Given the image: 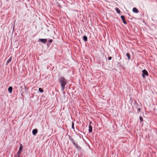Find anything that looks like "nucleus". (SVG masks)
<instances>
[{
	"instance_id": "1",
	"label": "nucleus",
	"mask_w": 157,
	"mask_h": 157,
	"mask_svg": "<svg viewBox=\"0 0 157 157\" xmlns=\"http://www.w3.org/2000/svg\"><path fill=\"white\" fill-rule=\"evenodd\" d=\"M59 81L61 85V89L62 90H64L67 83L66 80L63 77H61L60 78Z\"/></svg>"
},
{
	"instance_id": "2",
	"label": "nucleus",
	"mask_w": 157,
	"mask_h": 157,
	"mask_svg": "<svg viewBox=\"0 0 157 157\" xmlns=\"http://www.w3.org/2000/svg\"><path fill=\"white\" fill-rule=\"evenodd\" d=\"M142 71L143 72L142 76L144 78L145 77V75H146L147 76H148V73L146 70L144 69Z\"/></svg>"
},
{
	"instance_id": "3",
	"label": "nucleus",
	"mask_w": 157,
	"mask_h": 157,
	"mask_svg": "<svg viewBox=\"0 0 157 157\" xmlns=\"http://www.w3.org/2000/svg\"><path fill=\"white\" fill-rule=\"evenodd\" d=\"M72 142L74 144V145L78 149H80V147L78 146L77 144L76 143L74 140L72 141Z\"/></svg>"
},
{
	"instance_id": "4",
	"label": "nucleus",
	"mask_w": 157,
	"mask_h": 157,
	"mask_svg": "<svg viewBox=\"0 0 157 157\" xmlns=\"http://www.w3.org/2000/svg\"><path fill=\"white\" fill-rule=\"evenodd\" d=\"M91 122H90V125L89 127V131L90 132H91L92 131V126L91 125Z\"/></svg>"
},
{
	"instance_id": "5",
	"label": "nucleus",
	"mask_w": 157,
	"mask_h": 157,
	"mask_svg": "<svg viewBox=\"0 0 157 157\" xmlns=\"http://www.w3.org/2000/svg\"><path fill=\"white\" fill-rule=\"evenodd\" d=\"M22 145L21 144H20V147L19 148V150L17 153H18V154H20L21 153V151L22 150Z\"/></svg>"
},
{
	"instance_id": "6",
	"label": "nucleus",
	"mask_w": 157,
	"mask_h": 157,
	"mask_svg": "<svg viewBox=\"0 0 157 157\" xmlns=\"http://www.w3.org/2000/svg\"><path fill=\"white\" fill-rule=\"evenodd\" d=\"M38 132V130L37 129H34L32 131V133L34 135H35Z\"/></svg>"
},
{
	"instance_id": "7",
	"label": "nucleus",
	"mask_w": 157,
	"mask_h": 157,
	"mask_svg": "<svg viewBox=\"0 0 157 157\" xmlns=\"http://www.w3.org/2000/svg\"><path fill=\"white\" fill-rule=\"evenodd\" d=\"M132 11L133 12L137 13L139 12V11L137 9L136 7H134L132 10Z\"/></svg>"
},
{
	"instance_id": "8",
	"label": "nucleus",
	"mask_w": 157,
	"mask_h": 157,
	"mask_svg": "<svg viewBox=\"0 0 157 157\" xmlns=\"http://www.w3.org/2000/svg\"><path fill=\"white\" fill-rule=\"evenodd\" d=\"M39 40L42 43H45L47 41V40L46 39H40Z\"/></svg>"
},
{
	"instance_id": "9",
	"label": "nucleus",
	"mask_w": 157,
	"mask_h": 157,
	"mask_svg": "<svg viewBox=\"0 0 157 157\" xmlns=\"http://www.w3.org/2000/svg\"><path fill=\"white\" fill-rule=\"evenodd\" d=\"M12 59V56H11L10 57L9 59L7 60L6 63V64L8 65L9 63L11 61Z\"/></svg>"
},
{
	"instance_id": "10",
	"label": "nucleus",
	"mask_w": 157,
	"mask_h": 157,
	"mask_svg": "<svg viewBox=\"0 0 157 157\" xmlns=\"http://www.w3.org/2000/svg\"><path fill=\"white\" fill-rule=\"evenodd\" d=\"M12 90L13 88L11 86L9 87L8 88V90L10 93H11L12 92Z\"/></svg>"
},
{
	"instance_id": "11",
	"label": "nucleus",
	"mask_w": 157,
	"mask_h": 157,
	"mask_svg": "<svg viewBox=\"0 0 157 157\" xmlns=\"http://www.w3.org/2000/svg\"><path fill=\"white\" fill-rule=\"evenodd\" d=\"M83 40L85 42L87 40V36H84L83 37Z\"/></svg>"
},
{
	"instance_id": "12",
	"label": "nucleus",
	"mask_w": 157,
	"mask_h": 157,
	"mask_svg": "<svg viewBox=\"0 0 157 157\" xmlns=\"http://www.w3.org/2000/svg\"><path fill=\"white\" fill-rule=\"evenodd\" d=\"M115 10L118 13H120V10H119V9L118 8H116Z\"/></svg>"
},
{
	"instance_id": "13",
	"label": "nucleus",
	"mask_w": 157,
	"mask_h": 157,
	"mask_svg": "<svg viewBox=\"0 0 157 157\" xmlns=\"http://www.w3.org/2000/svg\"><path fill=\"white\" fill-rule=\"evenodd\" d=\"M126 56H127L128 58V59L129 60L130 59V54L127 53H126Z\"/></svg>"
},
{
	"instance_id": "14",
	"label": "nucleus",
	"mask_w": 157,
	"mask_h": 157,
	"mask_svg": "<svg viewBox=\"0 0 157 157\" xmlns=\"http://www.w3.org/2000/svg\"><path fill=\"white\" fill-rule=\"evenodd\" d=\"M39 91L41 92V93H42L44 91V90H43L41 88H39Z\"/></svg>"
},
{
	"instance_id": "15",
	"label": "nucleus",
	"mask_w": 157,
	"mask_h": 157,
	"mask_svg": "<svg viewBox=\"0 0 157 157\" xmlns=\"http://www.w3.org/2000/svg\"><path fill=\"white\" fill-rule=\"evenodd\" d=\"M121 17L122 21L125 20L124 17L123 15L121 16Z\"/></svg>"
},
{
	"instance_id": "16",
	"label": "nucleus",
	"mask_w": 157,
	"mask_h": 157,
	"mask_svg": "<svg viewBox=\"0 0 157 157\" xmlns=\"http://www.w3.org/2000/svg\"><path fill=\"white\" fill-rule=\"evenodd\" d=\"M20 155V154H18V153H17V154L15 155L14 157H19Z\"/></svg>"
},
{
	"instance_id": "17",
	"label": "nucleus",
	"mask_w": 157,
	"mask_h": 157,
	"mask_svg": "<svg viewBox=\"0 0 157 157\" xmlns=\"http://www.w3.org/2000/svg\"><path fill=\"white\" fill-rule=\"evenodd\" d=\"M140 121H143V119L142 117L141 116H140Z\"/></svg>"
},
{
	"instance_id": "18",
	"label": "nucleus",
	"mask_w": 157,
	"mask_h": 157,
	"mask_svg": "<svg viewBox=\"0 0 157 157\" xmlns=\"http://www.w3.org/2000/svg\"><path fill=\"white\" fill-rule=\"evenodd\" d=\"M72 128H73V129H74V123L73 122H72Z\"/></svg>"
},
{
	"instance_id": "19",
	"label": "nucleus",
	"mask_w": 157,
	"mask_h": 157,
	"mask_svg": "<svg viewBox=\"0 0 157 157\" xmlns=\"http://www.w3.org/2000/svg\"><path fill=\"white\" fill-rule=\"evenodd\" d=\"M123 22L124 23V24H126V22L125 21V20H123Z\"/></svg>"
},
{
	"instance_id": "20",
	"label": "nucleus",
	"mask_w": 157,
	"mask_h": 157,
	"mask_svg": "<svg viewBox=\"0 0 157 157\" xmlns=\"http://www.w3.org/2000/svg\"><path fill=\"white\" fill-rule=\"evenodd\" d=\"M49 42L50 43H52V39L49 40Z\"/></svg>"
},
{
	"instance_id": "21",
	"label": "nucleus",
	"mask_w": 157,
	"mask_h": 157,
	"mask_svg": "<svg viewBox=\"0 0 157 157\" xmlns=\"http://www.w3.org/2000/svg\"><path fill=\"white\" fill-rule=\"evenodd\" d=\"M111 57L110 56L108 58V59L109 60H110L111 59Z\"/></svg>"
},
{
	"instance_id": "22",
	"label": "nucleus",
	"mask_w": 157,
	"mask_h": 157,
	"mask_svg": "<svg viewBox=\"0 0 157 157\" xmlns=\"http://www.w3.org/2000/svg\"><path fill=\"white\" fill-rule=\"evenodd\" d=\"M139 111H140V108H139Z\"/></svg>"
}]
</instances>
